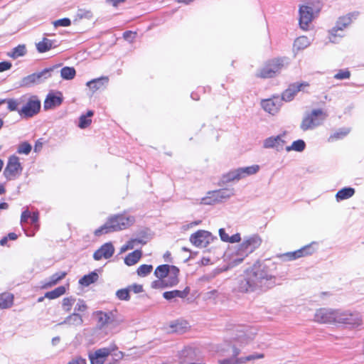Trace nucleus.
<instances>
[{
    "instance_id": "nucleus-1",
    "label": "nucleus",
    "mask_w": 364,
    "mask_h": 364,
    "mask_svg": "<svg viewBox=\"0 0 364 364\" xmlns=\"http://www.w3.org/2000/svg\"><path fill=\"white\" fill-rule=\"evenodd\" d=\"M277 264L270 259L255 262L244 271L238 279V290L244 293H260L272 288L276 284L277 278L274 272Z\"/></svg>"
},
{
    "instance_id": "nucleus-2",
    "label": "nucleus",
    "mask_w": 364,
    "mask_h": 364,
    "mask_svg": "<svg viewBox=\"0 0 364 364\" xmlns=\"http://www.w3.org/2000/svg\"><path fill=\"white\" fill-rule=\"evenodd\" d=\"M134 222L135 218L133 216L126 214L114 215L109 217L102 226L97 229L95 231V235L100 236L102 234L124 230L132 226Z\"/></svg>"
},
{
    "instance_id": "nucleus-3",
    "label": "nucleus",
    "mask_w": 364,
    "mask_h": 364,
    "mask_svg": "<svg viewBox=\"0 0 364 364\" xmlns=\"http://www.w3.org/2000/svg\"><path fill=\"white\" fill-rule=\"evenodd\" d=\"M322 4L319 0H306L299 9V27L307 31L314 18L321 10Z\"/></svg>"
},
{
    "instance_id": "nucleus-4",
    "label": "nucleus",
    "mask_w": 364,
    "mask_h": 364,
    "mask_svg": "<svg viewBox=\"0 0 364 364\" xmlns=\"http://www.w3.org/2000/svg\"><path fill=\"white\" fill-rule=\"evenodd\" d=\"M220 352L224 355H230V358L219 360V364H243L264 357L263 353H255L247 356L237 358V356L240 353L241 350L236 347L235 344L233 346L228 345L227 348H222Z\"/></svg>"
},
{
    "instance_id": "nucleus-5",
    "label": "nucleus",
    "mask_w": 364,
    "mask_h": 364,
    "mask_svg": "<svg viewBox=\"0 0 364 364\" xmlns=\"http://www.w3.org/2000/svg\"><path fill=\"white\" fill-rule=\"evenodd\" d=\"M230 331L231 338L240 347L252 342L257 334V330L255 327L244 325H233Z\"/></svg>"
},
{
    "instance_id": "nucleus-6",
    "label": "nucleus",
    "mask_w": 364,
    "mask_h": 364,
    "mask_svg": "<svg viewBox=\"0 0 364 364\" xmlns=\"http://www.w3.org/2000/svg\"><path fill=\"white\" fill-rule=\"evenodd\" d=\"M363 325V316L358 311L338 309L336 326L354 329Z\"/></svg>"
},
{
    "instance_id": "nucleus-7",
    "label": "nucleus",
    "mask_w": 364,
    "mask_h": 364,
    "mask_svg": "<svg viewBox=\"0 0 364 364\" xmlns=\"http://www.w3.org/2000/svg\"><path fill=\"white\" fill-rule=\"evenodd\" d=\"M259 170V166L252 165L247 167L239 168L228 173L223 174L219 185L223 186L228 183L238 181L248 176H251L257 173Z\"/></svg>"
},
{
    "instance_id": "nucleus-8",
    "label": "nucleus",
    "mask_w": 364,
    "mask_h": 364,
    "mask_svg": "<svg viewBox=\"0 0 364 364\" xmlns=\"http://www.w3.org/2000/svg\"><path fill=\"white\" fill-rule=\"evenodd\" d=\"M284 66V60L282 58L269 60L257 71L256 76L264 79L274 77Z\"/></svg>"
},
{
    "instance_id": "nucleus-9",
    "label": "nucleus",
    "mask_w": 364,
    "mask_h": 364,
    "mask_svg": "<svg viewBox=\"0 0 364 364\" xmlns=\"http://www.w3.org/2000/svg\"><path fill=\"white\" fill-rule=\"evenodd\" d=\"M235 190L232 187L221 188L208 192V196L201 199V203L204 205H213L222 203L235 196Z\"/></svg>"
},
{
    "instance_id": "nucleus-10",
    "label": "nucleus",
    "mask_w": 364,
    "mask_h": 364,
    "mask_svg": "<svg viewBox=\"0 0 364 364\" xmlns=\"http://www.w3.org/2000/svg\"><path fill=\"white\" fill-rule=\"evenodd\" d=\"M326 117V114L321 109H314L304 117L300 127L303 131L313 129L321 124Z\"/></svg>"
},
{
    "instance_id": "nucleus-11",
    "label": "nucleus",
    "mask_w": 364,
    "mask_h": 364,
    "mask_svg": "<svg viewBox=\"0 0 364 364\" xmlns=\"http://www.w3.org/2000/svg\"><path fill=\"white\" fill-rule=\"evenodd\" d=\"M41 109V101L36 96L25 97V101L21 104L18 114L23 118H31L37 114Z\"/></svg>"
},
{
    "instance_id": "nucleus-12",
    "label": "nucleus",
    "mask_w": 364,
    "mask_h": 364,
    "mask_svg": "<svg viewBox=\"0 0 364 364\" xmlns=\"http://www.w3.org/2000/svg\"><path fill=\"white\" fill-rule=\"evenodd\" d=\"M262 243V239L258 235H253L251 236L245 237L242 242L240 245L239 252L243 257L247 256L252 253L255 249L259 247ZM244 257L237 259L238 262H241Z\"/></svg>"
},
{
    "instance_id": "nucleus-13",
    "label": "nucleus",
    "mask_w": 364,
    "mask_h": 364,
    "mask_svg": "<svg viewBox=\"0 0 364 364\" xmlns=\"http://www.w3.org/2000/svg\"><path fill=\"white\" fill-rule=\"evenodd\" d=\"M338 309L321 308L314 315V321L320 323L336 325Z\"/></svg>"
},
{
    "instance_id": "nucleus-14",
    "label": "nucleus",
    "mask_w": 364,
    "mask_h": 364,
    "mask_svg": "<svg viewBox=\"0 0 364 364\" xmlns=\"http://www.w3.org/2000/svg\"><path fill=\"white\" fill-rule=\"evenodd\" d=\"M216 237L211 232L200 230L191 235L190 242L196 247H206Z\"/></svg>"
},
{
    "instance_id": "nucleus-15",
    "label": "nucleus",
    "mask_w": 364,
    "mask_h": 364,
    "mask_svg": "<svg viewBox=\"0 0 364 364\" xmlns=\"http://www.w3.org/2000/svg\"><path fill=\"white\" fill-rule=\"evenodd\" d=\"M313 251L310 245H306L298 250L294 252H288L283 254H278L276 258L279 259L282 262L293 261L298 258L312 254Z\"/></svg>"
},
{
    "instance_id": "nucleus-16",
    "label": "nucleus",
    "mask_w": 364,
    "mask_h": 364,
    "mask_svg": "<svg viewBox=\"0 0 364 364\" xmlns=\"http://www.w3.org/2000/svg\"><path fill=\"white\" fill-rule=\"evenodd\" d=\"M84 320L82 316L79 313L73 312L59 323L58 326H67L69 328L77 330L83 326Z\"/></svg>"
},
{
    "instance_id": "nucleus-17",
    "label": "nucleus",
    "mask_w": 364,
    "mask_h": 364,
    "mask_svg": "<svg viewBox=\"0 0 364 364\" xmlns=\"http://www.w3.org/2000/svg\"><path fill=\"white\" fill-rule=\"evenodd\" d=\"M286 132L282 134L277 135L276 136H270L264 139L263 142V146L266 149H275L277 151L284 149L287 141L283 139L285 136Z\"/></svg>"
},
{
    "instance_id": "nucleus-18",
    "label": "nucleus",
    "mask_w": 364,
    "mask_h": 364,
    "mask_svg": "<svg viewBox=\"0 0 364 364\" xmlns=\"http://www.w3.org/2000/svg\"><path fill=\"white\" fill-rule=\"evenodd\" d=\"M181 364H203L192 348H185L181 353Z\"/></svg>"
},
{
    "instance_id": "nucleus-19",
    "label": "nucleus",
    "mask_w": 364,
    "mask_h": 364,
    "mask_svg": "<svg viewBox=\"0 0 364 364\" xmlns=\"http://www.w3.org/2000/svg\"><path fill=\"white\" fill-rule=\"evenodd\" d=\"M109 77L107 76L93 79L87 82V86L92 94L105 90L108 85Z\"/></svg>"
},
{
    "instance_id": "nucleus-20",
    "label": "nucleus",
    "mask_w": 364,
    "mask_h": 364,
    "mask_svg": "<svg viewBox=\"0 0 364 364\" xmlns=\"http://www.w3.org/2000/svg\"><path fill=\"white\" fill-rule=\"evenodd\" d=\"M114 252V247L111 242H107L102 245L93 254V258L95 260H100L102 258L109 259Z\"/></svg>"
},
{
    "instance_id": "nucleus-21",
    "label": "nucleus",
    "mask_w": 364,
    "mask_h": 364,
    "mask_svg": "<svg viewBox=\"0 0 364 364\" xmlns=\"http://www.w3.org/2000/svg\"><path fill=\"white\" fill-rule=\"evenodd\" d=\"M111 350L107 348H102L89 354L91 364H104L106 358L110 354Z\"/></svg>"
},
{
    "instance_id": "nucleus-22",
    "label": "nucleus",
    "mask_w": 364,
    "mask_h": 364,
    "mask_svg": "<svg viewBox=\"0 0 364 364\" xmlns=\"http://www.w3.org/2000/svg\"><path fill=\"white\" fill-rule=\"evenodd\" d=\"M63 100V95L61 92L57 94L49 93L44 100L43 108L46 110L53 109L60 106Z\"/></svg>"
},
{
    "instance_id": "nucleus-23",
    "label": "nucleus",
    "mask_w": 364,
    "mask_h": 364,
    "mask_svg": "<svg viewBox=\"0 0 364 364\" xmlns=\"http://www.w3.org/2000/svg\"><path fill=\"white\" fill-rule=\"evenodd\" d=\"M95 315L97 318V324L100 328H104L105 326L114 321V311L104 312L102 311H97L95 312Z\"/></svg>"
},
{
    "instance_id": "nucleus-24",
    "label": "nucleus",
    "mask_w": 364,
    "mask_h": 364,
    "mask_svg": "<svg viewBox=\"0 0 364 364\" xmlns=\"http://www.w3.org/2000/svg\"><path fill=\"white\" fill-rule=\"evenodd\" d=\"M21 169L22 168L18 161H9L4 173L7 178L11 179L13 177L18 175L21 173Z\"/></svg>"
},
{
    "instance_id": "nucleus-25",
    "label": "nucleus",
    "mask_w": 364,
    "mask_h": 364,
    "mask_svg": "<svg viewBox=\"0 0 364 364\" xmlns=\"http://www.w3.org/2000/svg\"><path fill=\"white\" fill-rule=\"evenodd\" d=\"M262 108L268 113L274 115L277 114L280 108L279 101L276 99H267L261 102Z\"/></svg>"
},
{
    "instance_id": "nucleus-26",
    "label": "nucleus",
    "mask_w": 364,
    "mask_h": 364,
    "mask_svg": "<svg viewBox=\"0 0 364 364\" xmlns=\"http://www.w3.org/2000/svg\"><path fill=\"white\" fill-rule=\"evenodd\" d=\"M25 101V97H21L20 99L9 98L4 99L0 102L1 103H6L7 108L10 112L17 111L20 109L19 106L21 105Z\"/></svg>"
},
{
    "instance_id": "nucleus-27",
    "label": "nucleus",
    "mask_w": 364,
    "mask_h": 364,
    "mask_svg": "<svg viewBox=\"0 0 364 364\" xmlns=\"http://www.w3.org/2000/svg\"><path fill=\"white\" fill-rule=\"evenodd\" d=\"M309 86L307 82H294L291 84L288 89L285 91V95L289 96L294 95L300 91H304V90Z\"/></svg>"
},
{
    "instance_id": "nucleus-28",
    "label": "nucleus",
    "mask_w": 364,
    "mask_h": 364,
    "mask_svg": "<svg viewBox=\"0 0 364 364\" xmlns=\"http://www.w3.org/2000/svg\"><path fill=\"white\" fill-rule=\"evenodd\" d=\"M190 289L188 287H186L184 290H173L169 291H165L163 294V296L165 299L171 301L173 299L179 297V298H185L189 294Z\"/></svg>"
},
{
    "instance_id": "nucleus-29",
    "label": "nucleus",
    "mask_w": 364,
    "mask_h": 364,
    "mask_svg": "<svg viewBox=\"0 0 364 364\" xmlns=\"http://www.w3.org/2000/svg\"><path fill=\"white\" fill-rule=\"evenodd\" d=\"M179 274V269L173 266L171 268V271L169 272V274L167 275V279L166 280V287H173L176 285L178 283V276Z\"/></svg>"
},
{
    "instance_id": "nucleus-30",
    "label": "nucleus",
    "mask_w": 364,
    "mask_h": 364,
    "mask_svg": "<svg viewBox=\"0 0 364 364\" xmlns=\"http://www.w3.org/2000/svg\"><path fill=\"white\" fill-rule=\"evenodd\" d=\"M55 41L50 40L47 38H43L42 41L36 43V49L39 53H45L50 50L52 48L56 47L53 45Z\"/></svg>"
},
{
    "instance_id": "nucleus-31",
    "label": "nucleus",
    "mask_w": 364,
    "mask_h": 364,
    "mask_svg": "<svg viewBox=\"0 0 364 364\" xmlns=\"http://www.w3.org/2000/svg\"><path fill=\"white\" fill-rule=\"evenodd\" d=\"M188 328V323L185 321H176L170 324V332L183 333Z\"/></svg>"
},
{
    "instance_id": "nucleus-32",
    "label": "nucleus",
    "mask_w": 364,
    "mask_h": 364,
    "mask_svg": "<svg viewBox=\"0 0 364 364\" xmlns=\"http://www.w3.org/2000/svg\"><path fill=\"white\" fill-rule=\"evenodd\" d=\"M67 273L65 272H60L53 274L50 276L47 282L44 283L43 287L45 289L51 287L58 284L61 279H63Z\"/></svg>"
},
{
    "instance_id": "nucleus-33",
    "label": "nucleus",
    "mask_w": 364,
    "mask_h": 364,
    "mask_svg": "<svg viewBox=\"0 0 364 364\" xmlns=\"http://www.w3.org/2000/svg\"><path fill=\"white\" fill-rule=\"evenodd\" d=\"M310 45V41L306 36H302L298 37L294 43L293 49L295 52H299L307 48Z\"/></svg>"
},
{
    "instance_id": "nucleus-34",
    "label": "nucleus",
    "mask_w": 364,
    "mask_h": 364,
    "mask_svg": "<svg viewBox=\"0 0 364 364\" xmlns=\"http://www.w3.org/2000/svg\"><path fill=\"white\" fill-rule=\"evenodd\" d=\"M351 23L352 18L350 15L347 14L346 16H341L338 19L336 24L334 26V31H342Z\"/></svg>"
},
{
    "instance_id": "nucleus-35",
    "label": "nucleus",
    "mask_w": 364,
    "mask_h": 364,
    "mask_svg": "<svg viewBox=\"0 0 364 364\" xmlns=\"http://www.w3.org/2000/svg\"><path fill=\"white\" fill-rule=\"evenodd\" d=\"M349 132L350 129L348 128L339 129L329 136V137L328 138V141L334 142L338 140H341L344 137H346L349 134Z\"/></svg>"
},
{
    "instance_id": "nucleus-36",
    "label": "nucleus",
    "mask_w": 364,
    "mask_h": 364,
    "mask_svg": "<svg viewBox=\"0 0 364 364\" xmlns=\"http://www.w3.org/2000/svg\"><path fill=\"white\" fill-rule=\"evenodd\" d=\"M173 267V265H169V264L159 265L155 269L154 275L159 279H165V278L167 277V275L169 274L171 268Z\"/></svg>"
},
{
    "instance_id": "nucleus-37",
    "label": "nucleus",
    "mask_w": 364,
    "mask_h": 364,
    "mask_svg": "<svg viewBox=\"0 0 364 364\" xmlns=\"http://www.w3.org/2000/svg\"><path fill=\"white\" fill-rule=\"evenodd\" d=\"M142 256V252L136 250L129 253L124 259V263L128 266H132L138 262Z\"/></svg>"
},
{
    "instance_id": "nucleus-38",
    "label": "nucleus",
    "mask_w": 364,
    "mask_h": 364,
    "mask_svg": "<svg viewBox=\"0 0 364 364\" xmlns=\"http://www.w3.org/2000/svg\"><path fill=\"white\" fill-rule=\"evenodd\" d=\"M355 193V189L350 187H346L338 191L336 195L338 201L346 200L352 197Z\"/></svg>"
},
{
    "instance_id": "nucleus-39",
    "label": "nucleus",
    "mask_w": 364,
    "mask_h": 364,
    "mask_svg": "<svg viewBox=\"0 0 364 364\" xmlns=\"http://www.w3.org/2000/svg\"><path fill=\"white\" fill-rule=\"evenodd\" d=\"M93 111L89 110L87 112L86 114L81 115L79 118L78 127L80 129H85L88 127L92 123L91 117L93 116Z\"/></svg>"
},
{
    "instance_id": "nucleus-40",
    "label": "nucleus",
    "mask_w": 364,
    "mask_h": 364,
    "mask_svg": "<svg viewBox=\"0 0 364 364\" xmlns=\"http://www.w3.org/2000/svg\"><path fill=\"white\" fill-rule=\"evenodd\" d=\"M26 53V48L25 45H18L14 48L7 55L13 59H16L19 57L25 55Z\"/></svg>"
},
{
    "instance_id": "nucleus-41",
    "label": "nucleus",
    "mask_w": 364,
    "mask_h": 364,
    "mask_svg": "<svg viewBox=\"0 0 364 364\" xmlns=\"http://www.w3.org/2000/svg\"><path fill=\"white\" fill-rule=\"evenodd\" d=\"M14 296L9 293L0 294V309H7L13 304Z\"/></svg>"
},
{
    "instance_id": "nucleus-42",
    "label": "nucleus",
    "mask_w": 364,
    "mask_h": 364,
    "mask_svg": "<svg viewBox=\"0 0 364 364\" xmlns=\"http://www.w3.org/2000/svg\"><path fill=\"white\" fill-rule=\"evenodd\" d=\"M98 274L93 272L90 274L83 276L79 281V283L85 287H87L90 284L95 282L98 279Z\"/></svg>"
},
{
    "instance_id": "nucleus-43",
    "label": "nucleus",
    "mask_w": 364,
    "mask_h": 364,
    "mask_svg": "<svg viewBox=\"0 0 364 364\" xmlns=\"http://www.w3.org/2000/svg\"><path fill=\"white\" fill-rule=\"evenodd\" d=\"M306 147V144L304 140L298 139L294 141L291 146H286L285 150L287 151H295L301 152L304 150Z\"/></svg>"
},
{
    "instance_id": "nucleus-44",
    "label": "nucleus",
    "mask_w": 364,
    "mask_h": 364,
    "mask_svg": "<svg viewBox=\"0 0 364 364\" xmlns=\"http://www.w3.org/2000/svg\"><path fill=\"white\" fill-rule=\"evenodd\" d=\"M65 293V287L63 286H60L53 291L46 292L45 294V296L46 298H48L50 299H56L61 295L64 294Z\"/></svg>"
},
{
    "instance_id": "nucleus-45",
    "label": "nucleus",
    "mask_w": 364,
    "mask_h": 364,
    "mask_svg": "<svg viewBox=\"0 0 364 364\" xmlns=\"http://www.w3.org/2000/svg\"><path fill=\"white\" fill-rule=\"evenodd\" d=\"M76 71L74 68L64 67L60 70V75L65 80H72L75 77Z\"/></svg>"
},
{
    "instance_id": "nucleus-46",
    "label": "nucleus",
    "mask_w": 364,
    "mask_h": 364,
    "mask_svg": "<svg viewBox=\"0 0 364 364\" xmlns=\"http://www.w3.org/2000/svg\"><path fill=\"white\" fill-rule=\"evenodd\" d=\"M210 90L211 89L210 87L199 86L196 89L195 91L192 92L191 97L193 98V100L198 101L200 99L201 95H203L206 92L209 93L210 92Z\"/></svg>"
},
{
    "instance_id": "nucleus-47",
    "label": "nucleus",
    "mask_w": 364,
    "mask_h": 364,
    "mask_svg": "<svg viewBox=\"0 0 364 364\" xmlns=\"http://www.w3.org/2000/svg\"><path fill=\"white\" fill-rule=\"evenodd\" d=\"M76 299L74 296L65 297L62 301V308L65 312H70Z\"/></svg>"
},
{
    "instance_id": "nucleus-48",
    "label": "nucleus",
    "mask_w": 364,
    "mask_h": 364,
    "mask_svg": "<svg viewBox=\"0 0 364 364\" xmlns=\"http://www.w3.org/2000/svg\"><path fill=\"white\" fill-rule=\"evenodd\" d=\"M153 269V266L151 264H141L137 269V274L139 277H146L149 274Z\"/></svg>"
},
{
    "instance_id": "nucleus-49",
    "label": "nucleus",
    "mask_w": 364,
    "mask_h": 364,
    "mask_svg": "<svg viewBox=\"0 0 364 364\" xmlns=\"http://www.w3.org/2000/svg\"><path fill=\"white\" fill-rule=\"evenodd\" d=\"M129 288L119 289L116 291V296L122 301H129L130 299Z\"/></svg>"
},
{
    "instance_id": "nucleus-50",
    "label": "nucleus",
    "mask_w": 364,
    "mask_h": 364,
    "mask_svg": "<svg viewBox=\"0 0 364 364\" xmlns=\"http://www.w3.org/2000/svg\"><path fill=\"white\" fill-rule=\"evenodd\" d=\"M32 149L31 145L27 142L23 141L18 146L17 152L21 154H28Z\"/></svg>"
},
{
    "instance_id": "nucleus-51",
    "label": "nucleus",
    "mask_w": 364,
    "mask_h": 364,
    "mask_svg": "<svg viewBox=\"0 0 364 364\" xmlns=\"http://www.w3.org/2000/svg\"><path fill=\"white\" fill-rule=\"evenodd\" d=\"M329 40L332 43H337L338 40L344 36L343 31H334V27L329 31Z\"/></svg>"
},
{
    "instance_id": "nucleus-52",
    "label": "nucleus",
    "mask_w": 364,
    "mask_h": 364,
    "mask_svg": "<svg viewBox=\"0 0 364 364\" xmlns=\"http://www.w3.org/2000/svg\"><path fill=\"white\" fill-rule=\"evenodd\" d=\"M350 75H351L350 72L348 69H345V70H339L338 71V73L334 75L333 77L336 80H342L349 79Z\"/></svg>"
},
{
    "instance_id": "nucleus-53",
    "label": "nucleus",
    "mask_w": 364,
    "mask_h": 364,
    "mask_svg": "<svg viewBox=\"0 0 364 364\" xmlns=\"http://www.w3.org/2000/svg\"><path fill=\"white\" fill-rule=\"evenodd\" d=\"M48 143V140L45 138L38 139L35 143L33 151L36 153H40L42 151L43 146Z\"/></svg>"
},
{
    "instance_id": "nucleus-54",
    "label": "nucleus",
    "mask_w": 364,
    "mask_h": 364,
    "mask_svg": "<svg viewBox=\"0 0 364 364\" xmlns=\"http://www.w3.org/2000/svg\"><path fill=\"white\" fill-rule=\"evenodd\" d=\"M87 309V306L86 305L85 302L82 299H79L75 306L74 312H75V313L84 312Z\"/></svg>"
},
{
    "instance_id": "nucleus-55",
    "label": "nucleus",
    "mask_w": 364,
    "mask_h": 364,
    "mask_svg": "<svg viewBox=\"0 0 364 364\" xmlns=\"http://www.w3.org/2000/svg\"><path fill=\"white\" fill-rule=\"evenodd\" d=\"M70 24H71V21L68 18H64L57 20L53 23V25L55 27H58V26L66 27V26H70Z\"/></svg>"
},
{
    "instance_id": "nucleus-56",
    "label": "nucleus",
    "mask_w": 364,
    "mask_h": 364,
    "mask_svg": "<svg viewBox=\"0 0 364 364\" xmlns=\"http://www.w3.org/2000/svg\"><path fill=\"white\" fill-rule=\"evenodd\" d=\"M47 73H48V69H46L40 73L29 75L28 78L30 80L31 82H35L36 80H40V78Z\"/></svg>"
},
{
    "instance_id": "nucleus-57",
    "label": "nucleus",
    "mask_w": 364,
    "mask_h": 364,
    "mask_svg": "<svg viewBox=\"0 0 364 364\" xmlns=\"http://www.w3.org/2000/svg\"><path fill=\"white\" fill-rule=\"evenodd\" d=\"M129 291H133L135 294L141 293L144 291L143 286L141 284H133L127 287Z\"/></svg>"
},
{
    "instance_id": "nucleus-58",
    "label": "nucleus",
    "mask_w": 364,
    "mask_h": 364,
    "mask_svg": "<svg viewBox=\"0 0 364 364\" xmlns=\"http://www.w3.org/2000/svg\"><path fill=\"white\" fill-rule=\"evenodd\" d=\"M166 280L165 279H159L152 282L151 283V287L154 289H159V288H164L166 287Z\"/></svg>"
},
{
    "instance_id": "nucleus-59",
    "label": "nucleus",
    "mask_w": 364,
    "mask_h": 364,
    "mask_svg": "<svg viewBox=\"0 0 364 364\" xmlns=\"http://www.w3.org/2000/svg\"><path fill=\"white\" fill-rule=\"evenodd\" d=\"M136 33L132 31H127L123 33V38L127 41H132L136 37Z\"/></svg>"
},
{
    "instance_id": "nucleus-60",
    "label": "nucleus",
    "mask_w": 364,
    "mask_h": 364,
    "mask_svg": "<svg viewBox=\"0 0 364 364\" xmlns=\"http://www.w3.org/2000/svg\"><path fill=\"white\" fill-rule=\"evenodd\" d=\"M12 67L11 63L9 61H3L0 63V73L4 72L11 69Z\"/></svg>"
},
{
    "instance_id": "nucleus-61",
    "label": "nucleus",
    "mask_w": 364,
    "mask_h": 364,
    "mask_svg": "<svg viewBox=\"0 0 364 364\" xmlns=\"http://www.w3.org/2000/svg\"><path fill=\"white\" fill-rule=\"evenodd\" d=\"M136 243H142V244H145L144 242H143L142 240H140V239H132V240H130L127 243V246H128V248L129 250H132L134 249L135 245Z\"/></svg>"
},
{
    "instance_id": "nucleus-62",
    "label": "nucleus",
    "mask_w": 364,
    "mask_h": 364,
    "mask_svg": "<svg viewBox=\"0 0 364 364\" xmlns=\"http://www.w3.org/2000/svg\"><path fill=\"white\" fill-rule=\"evenodd\" d=\"M31 213L30 211L27 209L26 210H24L22 213H21V223H27L28 222V220L30 219V217H31Z\"/></svg>"
},
{
    "instance_id": "nucleus-63",
    "label": "nucleus",
    "mask_w": 364,
    "mask_h": 364,
    "mask_svg": "<svg viewBox=\"0 0 364 364\" xmlns=\"http://www.w3.org/2000/svg\"><path fill=\"white\" fill-rule=\"evenodd\" d=\"M218 232L220 239L224 242H228L230 236L225 232V229L220 228Z\"/></svg>"
},
{
    "instance_id": "nucleus-64",
    "label": "nucleus",
    "mask_w": 364,
    "mask_h": 364,
    "mask_svg": "<svg viewBox=\"0 0 364 364\" xmlns=\"http://www.w3.org/2000/svg\"><path fill=\"white\" fill-rule=\"evenodd\" d=\"M68 364H86V360L81 358H76L73 359Z\"/></svg>"
}]
</instances>
